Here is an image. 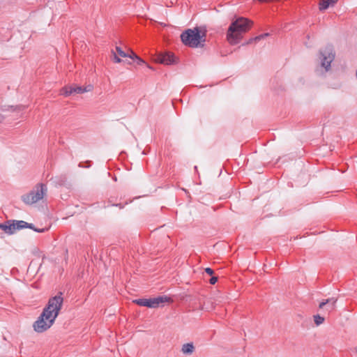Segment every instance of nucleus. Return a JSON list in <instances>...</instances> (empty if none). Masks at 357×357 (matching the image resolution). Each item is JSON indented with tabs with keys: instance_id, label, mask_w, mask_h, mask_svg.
Segmentation results:
<instances>
[{
	"instance_id": "nucleus-4",
	"label": "nucleus",
	"mask_w": 357,
	"mask_h": 357,
	"mask_svg": "<svg viewBox=\"0 0 357 357\" xmlns=\"http://www.w3.org/2000/svg\"><path fill=\"white\" fill-rule=\"evenodd\" d=\"M47 192V187L43 183H39L29 193L22 196L23 202L26 204H33L43 198Z\"/></svg>"
},
{
	"instance_id": "nucleus-7",
	"label": "nucleus",
	"mask_w": 357,
	"mask_h": 357,
	"mask_svg": "<svg viewBox=\"0 0 357 357\" xmlns=\"http://www.w3.org/2000/svg\"><path fill=\"white\" fill-rule=\"evenodd\" d=\"M91 84L85 86H79L77 85H68L63 87L60 90V95L68 97L74 94H80L91 91L93 90Z\"/></svg>"
},
{
	"instance_id": "nucleus-11",
	"label": "nucleus",
	"mask_w": 357,
	"mask_h": 357,
	"mask_svg": "<svg viewBox=\"0 0 357 357\" xmlns=\"http://www.w3.org/2000/svg\"><path fill=\"white\" fill-rule=\"evenodd\" d=\"M337 0H321L319 3V9L321 10L327 9L329 6H333Z\"/></svg>"
},
{
	"instance_id": "nucleus-17",
	"label": "nucleus",
	"mask_w": 357,
	"mask_h": 357,
	"mask_svg": "<svg viewBox=\"0 0 357 357\" xmlns=\"http://www.w3.org/2000/svg\"><path fill=\"white\" fill-rule=\"evenodd\" d=\"M218 281V278L217 277H212L211 279H210V283L211 284H215Z\"/></svg>"
},
{
	"instance_id": "nucleus-21",
	"label": "nucleus",
	"mask_w": 357,
	"mask_h": 357,
	"mask_svg": "<svg viewBox=\"0 0 357 357\" xmlns=\"http://www.w3.org/2000/svg\"><path fill=\"white\" fill-rule=\"evenodd\" d=\"M356 351H357V347H356Z\"/></svg>"
},
{
	"instance_id": "nucleus-15",
	"label": "nucleus",
	"mask_w": 357,
	"mask_h": 357,
	"mask_svg": "<svg viewBox=\"0 0 357 357\" xmlns=\"http://www.w3.org/2000/svg\"><path fill=\"white\" fill-rule=\"evenodd\" d=\"M314 321L316 325L319 326L324 323V318L319 315H315V316H314Z\"/></svg>"
},
{
	"instance_id": "nucleus-18",
	"label": "nucleus",
	"mask_w": 357,
	"mask_h": 357,
	"mask_svg": "<svg viewBox=\"0 0 357 357\" xmlns=\"http://www.w3.org/2000/svg\"><path fill=\"white\" fill-rule=\"evenodd\" d=\"M205 272L210 275H212L213 274V271L211 268H206L205 269Z\"/></svg>"
},
{
	"instance_id": "nucleus-12",
	"label": "nucleus",
	"mask_w": 357,
	"mask_h": 357,
	"mask_svg": "<svg viewBox=\"0 0 357 357\" xmlns=\"http://www.w3.org/2000/svg\"><path fill=\"white\" fill-rule=\"evenodd\" d=\"M195 350V347L192 343H186L183 344L181 351L184 354H191Z\"/></svg>"
},
{
	"instance_id": "nucleus-10",
	"label": "nucleus",
	"mask_w": 357,
	"mask_h": 357,
	"mask_svg": "<svg viewBox=\"0 0 357 357\" xmlns=\"http://www.w3.org/2000/svg\"><path fill=\"white\" fill-rule=\"evenodd\" d=\"M335 303H336V299H335V298L328 299L326 301H323V302L320 303L319 308H323L324 305H326V304H329L328 309V311L333 310L335 307Z\"/></svg>"
},
{
	"instance_id": "nucleus-16",
	"label": "nucleus",
	"mask_w": 357,
	"mask_h": 357,
	"mask_svg": "<svg viewBox=\"0 0 357 357\" xmlns=\"http://www.w3.org/2000/svg\"><path fill=\"white\" fill-rule=\"evenodd\" d=\"M128 54V56L127 57H129L130 59H138V56H137V54H135L132 50H129V53H127Z\"/></svg>"
},
{
	"instance_id": "nucleus-6",
	"label": "nucleus",
	"mask_w": 357,
	"mask_h": 357,
	"mask_svg": "<svg viewBox=\"0 0 357 357\" xmlns=\"http://www.w3.org/2000/svg\"><path fill=\"white\" fill-rule=\"evenodd\" d=\"M171 301L170 298L166 296H158L156 298H140L136 299L133 301V303L140 305L148 307L150 308H156L160 306L164 303L169 302Z\"/></svg>"
},
{
	"instance_id": "nucleus-9",
	"label": "nucleus",
	"mask_w": 357,
	"mask_h": 357,
	"mask_svg": "<svg viewBox=\"0 0 357 357\" xmlns=\"http://www.w3.org/2000/svg\"><path fill=\"white\" fill-rule=\"evenodd\" d=\"M156 61L165 65H171L176 63V59L173 54L167 52L158 55Z\"/></svg>"
},
{
	"instance_id": "nucleus-3",
	"label": "nucleus",
	"mask_w": 357,
	"mask_h": 357,
	"mask_svg": "<svg viewBox=\"0 0 357 357\" xmlns=\"http://www.w3.org/2000/svg\"><path fill=\"white\" fill-rule=\"evenodd\" d=\"M181 39L185 45L190 47H203L206 40V31L199 27L189 29L181 35Z\"/></svg>"
},
{
	"instance_id": "nucleus-8",
	"label": "nucleus",
	"mask_w": 357,
	"mask_h": 357,
	"mask_svg": "<svg viewBox=\"0 0 357 357\" xmlns=\"http://www.w3.org/2000/svg\"><path fill=\"white\" fill-rule=\"evenodd\" d=\"M334 57L335 54L331 46H327L320 51L321 63L326 70H328L331 66V63L333 61Z\"/></svg>"
},
{
	"instance_id": "nucleus-19",
	"label": "nucleus",
	"mask_w": 357,
	"mask_h": 357,
	"mask_svg": "<svg viewBox=\"0 0 357 357\" xmlns=\"http://www.w3.org/2000/svg\"><path fill=\"white\" fill-rule=\"evenodd\" d=\"M268 34L266 33V34H263V35H261V36H257L255 38V40L257 41V40H261V38H264V37L267 36Z\"/></svg>"
},
{
	"instance_id": "nucleus-20",
	"label": "nucleus",
	"mask_w": 357,
	"mask_h": 357,
	"mask_svg": "<svg viewBox=\"0 0 357 357\" xmlns=\"http://www.w3.org/2000/svg\"><path fill=\"white\" fill-rule=\"evenodd\" d=\"M137 61H138V64H142V63H144V61L142 59H141L139 57H138Z\"/></svg>"
},
{
	"instance_id": "nucleus-14",
	"label": "nucleus",
	"mask_w": 357,
	"mask_h": 357,
	"mask_svg": "<svg viewBox=\"0 0 357 357\" xmlns=\"http://www.w3.org/2000/svg\"><path fill=\"white\" fill-rule=\"evenodd\" d=\"M114 51L116 52V54L120 56L123 58H126L128 56V54L126 53L120 47L116 46Z\"/></svg>"
},
{
	"instance_id": "nucleus-1",
	"label": "nucleus",
	"mask_w": 357,
	"mask_h": 357,
	"mask_svg": "<svg viewBox=\"0 0 357 357\" xmlns=\"http://www.w3.org/2000/svg\"><path fill=\"white\" fill-rule=\"evenodd\" d=\"M63 305L61 296H55L50 298L42 314L33 324V329L37 333H43L54 323Z\"/></svg>"
},
{
	"instance_id": "nucleus-13",
	"label": "nucleus",
	"mask_w": 357,
	"mask_h": 357,
	"mask_svg": "<svg viewBox=\"0 0 357 357\" xmlns=\"http://www.w3.org/2000/svg\"><path fill=\"white\" fill-rule=\"evenodd\" d=\"M111 58L114 63H119L121 62L120 56L116 54L114 50H111Z\"/></svg>"
},
{
	"instance_id": "nucleus-2",
	"label": "nucleus",
	"mask_w": 357,
	"mask_h": 357,
	"mask_svg": "<svg viewBox=\"0 0 357 357\" xmlns=\"http://www.w3.org/2000/svg\"><path fill=\"white\" fill-rule=\"evenodd\" d=\"M252 24L253 22L248 18L243 17L236 18L231 22L228 29L227 34L228 42L231 45L240 43L243 35L250 29Z\"/></svg>"
},
{
	"instance_id": "nucleus-5",
	"label": "nucleus",
	"mask_w": 357,
	"mask_h": 357,
	"mask_svg": "<svg viewBox=\"0 0 357 357\" xmlns=\"http://www.w3.org/2000/svg\"><path fill=\"white\" fill-rule=\"evenodd\" d=\"M0 227L7 234H13L16 230H19L23 228H31L34 229L38 232H44L47 230V229H34L33 225L29 224L23 220H16L13 221V223L7 225H0Z\"/></svg>"
}]
</instances>
